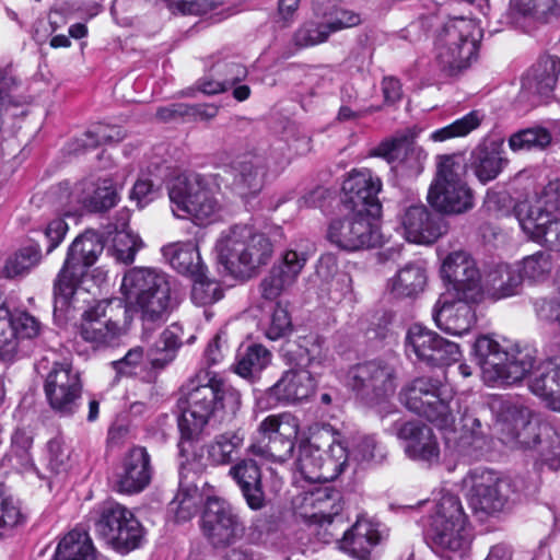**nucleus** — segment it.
Segmentation results:
<instances>
[{
  "mask_svg": "<svg viewBox=\"0 0 560 560\" xmlns=\"http://www.w3.org/2000/svg\"><path fill=\"white\" fill-rule=\"evenodd\" d=\"M351 456L358 462H371L377 456L382 457V451L372 435H364L358 439L353 445Z\"/></svg>",
  "mask_w": 560,
  "mask_h": 560,
  "instance_id": "0e129e2a",
  "label": "nucleus"
},
{
  "mask_svg": "<svg viewBox=\"0 0 560 560\" xmlns=\"http://www.w3.org/2000/svg\"><path fill=\"white\" fill-rule=\"evenodd\" d=\"M291 318L288 311L277 305L266 328V336L270 340H278L291 331Z\"/></svg>",
  "mask_w": 560,
  "mask_h": 560,
  "instance_id": "680f3d73",
  "label": "nucleus"
},
{
  "mask_svg": "<svg viewBox=\"0 0 560 560\" xmlns=\"http://www.w3.org/2000/svg\"><path fill=\"white\" fill-rule=\"evenodd\" d=\"M466 165L460 155L439 159L438 171L429 192V203L445 214H463L475 206L471 188L465 182Z\"/></svg>",
  "mask_w": 560,
  "mask_h": 560,
  "instance_id": "1a4fd4ad",
  "label": "nucleus"
},
{
  "mask_svg": "<svg viewBox=\"0 0 560 560\" xmlns=\"http://www.w3.org/2000/svg\"><path fill=\"white\" fill-rule=\"evenodd\" d=\"M510 485L493 471H481L471 476L469 504L476 513L497 514L505 508Z\"/></svg>",
  "mask_w": 560,
  "mask_h": 560,
  "instance_id": "b1692460",
  "label": "nucleus"
},
{
  "mask_svg": "<svg viewBox=\"0 0 560 560\" xmlns=\"http://www.w3.org/2000/svg\"><path fill=\"white\" fill-rule=\"evenodd\" d=\"M241 404V393L221 380L210 377L205 384L191 380L180 399L179 428L183 434L192 436L221 412L234 416Z\"/></svg>",
  "mask_w": 560,
  "mask_h": 560,
  "instance_id": "7ed1b4c3",
  "label": "nucleus"
},
{
  "mask_svg": "<svg viewBox=\"0 0 560 560\" xmlns=\"http://www.w3.org/2000/svg\"><path fill=\"white\" fill-rule=\"evenodd\" d=\"M49 466L55 471H61L66 468L70 459V448L65 442L55 438L47 444Z\"/></svg>",
  "mask_w": 560,
  "mask_h": 560,
  "instance_id": "69168bd1",
  "label": "nucleus"
},
{
  "mask_svg": "<svg viewBox=\"0 0 560 560\" xmlns=\"http://www.w3.org/2000/svg\"><path fill=\"white\" fill-rule=\"evenodd\" d=\"M94 512L95 533L114 550L127 553L141 546L144 528L126 506L115 501H104Z\"/></svg>",
  "mask_w": 560,
  "mask_h": 560,
  "instance_id": "2eb2a0df",
  "label": "nucleus"
},
{
  "mask_svg": "<svg viewBox=\"0 0 560 560\" xmlns=\"http://www.w3.org/2000/svg\"><path fill=\"white\" fill-rule=\"evenodd\" d=\"M151 479L150 457L143 447H133L126 455L122 470L118 475L119 492L132 493L141 491Z\"/></svg>",
  "mask_w": 560,
  "mask_h": 560,
  "instance_id": "7c9ffc66",
  "label": "nucleus"
},
{
  "mask_svg": "<svg viewBox=\"0 0 560 560\" xmlns=\"http://www.w3.org/2000/svg\"><path fill=\"white\" fill-rule=\"evenodd\" d=\"M202 495L195 486L180 487L168 504V513L173 514L176 522H187L199 511Z\"/></svg>",
  "mask_w": 560,
  "mask_h": 560,
  "instance_id": "79ce46f5",
  "label": "nucleus"
},
{
  "mask_svg": "<svg viewBox=\"0 0 560 560\" xmlns=\"http://www.w3.org/2000/svg\"><path fill=\"white\" fill-rule=\"evenodd\" d=\"M454 432L443 431L447 440H454L462 445H474L486 436L481 421L472 412H464L459 428L454 422Z\"/></svg>",
  "mask_w": 560,
  "mask_h": 560,
  "instance_id": "3c124183",
  "label": "nucleus"
},
{
  "mask_svg": "<svg viewBox=\"0 0 560 560\" xmlns=\"http://www.w3.org/2000/svg\"><path fill=\"white\" fill-rule=\"evenodd\" d=\"M552 140L551 133L542 127L535 126L514 132L508 140L513 152L545 150Z\"/></svg>",
  "mask_w": 560,
  "mask_h": 560,
  "instance_id": "a18cd8bd",
  "label": "nucleus"
},
{
  "mask_svg": "<svg viewBox=\"0 0 560 560\" xmlns=\"http://www.w3.org/2000/svg\"><path fill=\"white\" fill-rule=\"evenodd\" d=\"M434 548L450 560L462 559L470 545L467 518L457 497L444 494L430 517Z\"/></svg>",
  "mask_w": 560,
  "mask_h": 560,
  "instance_id": "4468645a",
  "label": "nucleus"
},
{
  "mask_svg": "<svg viewBox=\"0 0 560 560\" xmlns=\"http://www.w3.org/2000/svg\"><path fill=\"white\" fill-rule=\"evenodd\" d=\"M19 348L16 330L12 325L10 312L0 298V358H12Z\"/></svg>",
  "mask_w": 560,
  "mask_h": 560,
  "instance_id": "4d7b16f0",
  "label": "nucleus"
},
{
  "mask_svg": "<svg viewBox=\"0 0 560 560\" xmlns=\"http://www.w3.org/2000/svg\"><path fill=\"white\" fill-rule=\"evenodd\" d=\"M348 460L349 452L341 433L327 425L301 443L296 467L305 480L327 482L343 471Z\"/></svg>",
  "mask_w": 560,
  "mask_h": 560,
  "instance_id": "39448f33",
  "label": "nucleus"
},
{
  "mask_svg": "<svg viewBox=\"0 0 560 560\" xmlns=\"http://www.w3.org/2000/svg\"><path fill=\"white\" fill-rule=\"evenodd\" d=\"M557 11L556 0H511L509 13L518 22L521 19L547 21Z\"/></svg>",
  "mask_w": 560,
  "mask_h": 560,
  "instance_id": "c03bdc74",
  "label": "nucleus"
},
{
  "mask_svg": "<svg viewBox=\"0 0 560 560\" xmlns=\"http://www.w3.org/2000/svg\"><path fill=\"white\" fill-rule=\"evenodd\" d=\"M481 30L470 19L448 20L435 40L436 61L448 74H457L467 69L477 58Z\"/></svg>",
  "mask_w": 560,
  "mask_h": 560,
  "instance_id": "9d476101",
  "label": "nucleus"
},
{
  "mask_svg": "<svg viewBox=\"0 0 560 560\" xmlns=\"http://www.w3.org/2000/svg\"><path fill=\"white\" fill-rule=\"evenodd\" d=\"M295 355V365L305 370H314L327 359L323 341L314 336L301 338Z\"/></svg>",
  "mask_w": 560,
  "mask_h": 560,
  "instance_id": "09e8293b",
  "label": "nucleus"
},
{
  "mask_svg": "<svg viewBox=\"0 0 560 560\" xmlns=\"http://www.w3.org/2000/svg\"><path fill=\"white\" fill-rule=\"evenodd\" d=\"M361 21L362 20L359 13L339 7H337L331 12V15H328L325 20L331 34L346 28L354 27L359 25Z\"/></svg>",
  "mask_w": 560,
  "mask_h": 560,
  "instance_id": "e2e57ef3",
  "label": "nucleus"
},
{
  "mask_svg": "<svg viewBox=\"0 0 560 560\" xmlns=\"http://www.w3.org/2000/svg\"><path fill=\"white\" fill-rule=\"evenodd\" d=\"M381 189L382 182L371 170L360 168L349 173L342 184V201L351 214L330 223L328 238L331 243L350 252L381 244L382 237L374 223L381 211L377 199Z\"/></svg>",
  "mask_w": 560,
  "mask_h": 560,
  "instance_id": "f257e3e1",
  "label": "nucleus"
},
{
  "mask_svg": "<svg viewBox=\"0 0 560 560\" xmlns=\"http://www.w3.org/2000/svg\"><path fill=\"white\" fill-rule=\"evenodd\" d=\"M483 119L485 115L480 110H471L448 126L433 131L430 135V139L435 142H442L453 138L465 137L476 130Z\"/></svg>",
  "mask_w": 560,
  "mask_h": 560,
  "instance_id": "de8ad7c7",
  "label": "nucleus"
},
{
  "mask_svg": "<svg viewBox=\"0 0 560 560\" xmlns=\"http://www.w3.org/2000/svg\"><path fill=\"white\" fill-rule=\"evenodd\" d=\"M307 260L308 255L304 250H284L279 261L272 266L269 273L261 280V296L275 301L288 292L296 283Z\"/></svg>",
  "mask_w": 560,
  "mask_h": 560,
  "instance_id": "393cba45",
  "label": "nucleus"
},
{
  "mask_svg": "<svg viewBox=\"0 0 560 560\" xmlns=\"http://www.w3.org/2000/svg\"><path fill=\"white\" fill-rule=\"evenodd\" d=\"M427 282L423 268L418 265H407L390 280V291L399 298L413 296L420 293Z\"/></svg>",
  "mask_w": 560,
  "mask_h": 560,
  "instance_id": "a19ab883",
  "label": "nucleus"
},
{
  "mask_svg": "<svg viewBox=\"0 0 560 560\" xmlns=\"http://www.w3.org/2000/svg\"><path fill=\"white\" fill-rule=\"evenodd\" d=\"M442 277L447 281L457 296L467 300H478L482 285L479 270L474 259L463 250H456L446 256L441 268Z\"/></svg>",
  "mask_w": 560,
  "mask_h": 560,
  "instance_id": "5701e85b",
  "label": "nucleus"
},
{
  "mask_svg": "<svg viewBox=\"0 0 560 560\" xmlns=\"http://www.w3.org/2000/svg\"><path fill=\"white\" fill-rule=\"evenodd\" d=\"M412 144V136L409 133L397 135L394 138L381 142L373 151L375 156L383 158L388 162L399 160Z\"/></svg>",
  "mask_w": 560,
  "mask_h": 560,
  "instance_id": "bf43d9fd",
  "label": "nucleus"
},
{
  "mask_svg": "<svg viewBox=\"0 0 560 560\" xmlns=\"http://www.w3.org/2000/svg\"><path fill=\"white\" fill-rule=\"evenodd\" d=\"M257 431L261 440L253 442L248 453L265 460L283 463L292 456L300 422L290 412L270 415L258 424Z\"/></svg>",
  "mask_w": 560,
  "mask_h": 560,
  "instance_id": "dca6fc26",
  "label": "nucleus"
},
{
  "mask_svg": "<svg viewBox=\"0 0 560 560\" xmlns=\"http://www.w3.org/2000/svg\"><path fill=\"white\" fill-rule=\"evenodd\" d=\"M331 35L325 21L304 22L294 33L293 43L300 48L312 47L325 43Z\"/></svg>",
  "mask_w": 560,
  "mask_h": 560,
  "instance_id": "6e6d98bb",
  "label": "nucleus"
},
{
  "mask_svg": "<svg viewBox=\"0 0 560 560\" xmlns=\"http://www.w3.org/2000/svg\"><path fill=\"white\" fill-rule=\"evenodd\" d=\"M229 475L240 487L250 509L259 510L264 506L261 474L255 460L250 458L238 460L230 468Z\"/></svg>",
  "mask_w": 560,
  "mask_h": 560,
  "instance_id": "f704fd0d",
  "label": "nucleus"
},
{
  "mask_svg": "<svg viewBox=\"0 0 560 560\" xmlns=\"http://www.w3.org/2000/svg\"><path fill=\"white\" fill-rule=\"evenodd\" d=\"M529 389L541 398L547 407L560 411V357L544 361L534 372Z\"/></svg>",
  "mask_w": 560,
  "mask_h": 560,
  "instance_id": "2f4dec72",
  "label": "nucleus"
},
{
  "mask_svg": "<svg viewBox=\"0 0 560 560\" xmlns=\"http://www.w3.org/2000/svg\"><path fill=\"white\" fill-rule=\"evenodd\" d=\"M14 330H16L18 343L22 339H33L40 332V323L31 314L23 311L10 313Z\"/></svg>",
  "mask_w": 560,
  "mask_h": 560,
  "instance_id": "052dcab7",
  "label": "nucleus"
},
{
  "mask_svg": "<svg viewBox=\"0 0 560 560\" xmlns=\"http://www.w3.org/2000/svg\"><path fill=\"white\" fill-rule=\"evenodd\" d=\"M314 371L300 369L289 370L270 388V395L278 401L296 402L307 399L315 390Z\"/></svg>",
  "mask_w": 560,
  "mask_h": 560,
  "instance_id": "473e14b6",
  "label": "nucleus"
},
{
  "mask_svg": "<svg viewBox=\"0 0 560 560\" xmlns=\"http://www.w3.org/2000/svg\"><path fill=\"white\" fill-rule=\"evenodd\" d=\"M349 383L363 399L377 401L394 394V369L381 361H370L353 366L349 372Z\"/></svg>",
  "mask_w": 560,
  "mask_h": 560,
  "instance_id": "aec40b11",
  "label": "nucleus"
},
{
  "mask_svg": "<svg viewBox=\"0 0 560 560\" xmlns=\"http://www.w3.org/2000/svg\"><path fill=\"white\" fill-rule=\"evenodd\" d=\"M202 529L214 546H226L241 535L243 527L225 501L211 498L202 515Z\"/></svg>",
  "mask_w": 560,
  "mask_h": 560,
  "instance_id": "a878e982",
  "label": "nucleus"
},
{
  "mask_svg": "<svg viewBox=\"0 0 560 560\" xmlns=\"http://www.w3.org/2000/svg\"><path fill=\"white\" fill-rule=\"evenodd\" d=\"M128 328L127 310L118 299L101 301L82 315L80 334L82 338L95 345H109L126 334Z\"/></svg>",
  "mask_w": 560,
  "mask_h": 560,
  "instance_id": "f3484780",
  "label": "nucleus"
},
{
  "mask_svg": "<svg viewBox=\"0 0 560 560\" xmlns=\"http://www.w3.org/2000/svg\"><path fill=\"white\" fill-rule=\"evenodd\" d=\"M44 390L52 410L63 416L72 415L82 393L80 374L68 361L55 362L46 375Z\"/></svg>",
  "mask_w": 560,
  "mask_h": 560,
  "instance_id": "a211bd4d",
  "label": "nucleus"
},
{
  "mask_svg": "<svg viewBox=\"0 0 560 560\" xmlns=\"http://www.w3.org/2000/svg\"><path fill=\"white\" fill-rule=\"evenodd\" d=\"M488 406L493 416L492 430L502 443L512 448H532L538 443V422L521 399L494 396Z\"/></svg>",
  "mask_w": 560,
  "mask_h": 560,
  "instance_id": "9b49d317",
  "label": "nucleus"
},
{
  "mask_svg": "<svg viewBox=\"0 0 560 560\" xmlns=\"http://www.w3.org/2000/svg\"><path fill=\"white\" fill-rule=\"evenodd\" d=\"M42 260V250L38 245L27 246L11 256L3 268L8 278L26 275Z\"/></svg>",
  "mask_w": 560,
  "mask_h": 560,
  "instance_id": "864d4df0",
  "label": "nucleus"
},
{
  "mask_svg": "<svg viewBox=\"0 0 560 560\" xmlns=\"http://www.w3.org/2000/svg\"><path fill=\"white\" fill-rule=\"evenodd\" d=\"M271 361V353L260 345L249 346L240 352L234 364V372L244 378L254 377Z\"/></svg>",
  "mask_w": 560,
  "mask_h": 560,
  "instance_id": "37998d69",
  "label": "nucleus"
},
{
  "mask_svg": "<svg viewBox=\"0 0 560 560\" xmlns=\"http://www.w3.org/2000/svg\"><path fill=\"white\" fill-rule=\"evenodd\" d=\"M382 540L377 524L359 518L338 540L339 548L358 560H369L373 548Z\"/></svg>",
  "mask_w": 560,
  "mask_h": 560,
  "instance_id": "c756f323",
  "label": "nucleus"
},
{
  "mask_svg": "<svg viewBox=\"0 0 560 560\" xmlns=\"http://www.w3.org/2000/svg\"><path fill=\"white\" fill-rule=\"evenodd\" d=\"M506 164V160L498 152L486 147H479L474 152V170L478 179L482 183L494 179Z\"/></svg>",
  "mask_w": 560,
  "mask_h": 560,
  "instance_id": "8fccbe9b",
  "label": "nucleus"
},
{
  "mask_svg": "<svg viewBox=\"0 0 560 560\" xmlns=\"http://www.w3.org/2000/svg\"><path fill=\"white\" fill-rule=\"evenodd\" d=\"M406 346L419 360L432 365L448 364L457 361L460 355L457 343L418 324L409 328Z\"/></svg>",
  "mask_w": 560,
  "mask_h": 560,
  "instance_id": "4be33fe9",
  "label": "nucleus"
},
{
  "mask_svg": "<svg viewBox=\"0 0 560 560\" xmlns=\"http://www.w3.org/2000/svg\"><path fill=\"white\" fill-rule=\"evenodd\" d=\"M559 73L560 59L555 56H544L524 74L522 91L533 96H548L556 86Z\"/></svg>",
  "mask_w": 560,
  "mask_h": 560,
  "instance_id": "72a5a7b5",
  "label": "nucleus"
},
{
  "mask_svg": "<svg viewBox=\"0 0 560 560\" xmlns=\"http://www.w3.org/2000/svg\"><path fill=\"white\" fill-rule=\"evenodd\" d=\"M306 501L313 509V512L306 516L313 523L319 524L320 527L325 524L332 526V532L329 535L334 536L337 527L335 520L339 521V513L342 510L340 493L326 487L312 492Z\"/></svg>",
  "mask_w": 560,
  "mask_h": 560,
  "instance_id": "c9c22d12",
  "label": "nucleus"
},
{
  "mask_svg": "<svg viewBox=\"0 0 560 560\" xmlns=\"http://www.w3.org/2000/svg\"><path fill=\"white\" fill-rule=\"evenodd\" d=\"M191 289V300L197 305H208L219 301L222 298V291L219 284L199 272L194 276Z\"/></svg>",
  "mask_w": 560,
  "mask_h": 560,
  "instance_id": "13d9d810",
  "label": "nucleus"
},
{
  "mask_svg": "<svg viewBox=\"0 0 560 560\" xmlns=\"http://www.w3.org/2000/svg\"><path fill=\"white\" fill-rule=\"evenodd\" d=\"M144 353L141 347L130 349L124 358L114 361V369L119 374L130 375L143 363Z\"/></svg>",
  "mask_w": 560,
  "mask_h": 560,
  "instance_id": "774afa93",
  "label": "nucleus"
},
{
  "mask_svg": "<svg viewBox=\"0 0 560 560\" xmlns=\"http://www.w3.org/2000/svg\"><path fill=\"white\" fill-rule=\"evenodd\" d=\"M404 235L408 242L431 244L446 232L444 221L423 205H411L401 215Z\"/></svg>",
  "mask_w": 560,
  "mask_h": 560,
  "instance_id": "bb28decb",
  "label": "nucleus"
},
{
  "mask_svg": "<svg viewBox=\"0 0 560 560\" xmlns=\"http://www.w3.org/2000/svg\"><path fill=\"white\" fill-rule=\"evenodd\" d=\"M163 256L180 273L195 276L201 272V259L197 246L191 242L173 243L163 247Z\"/></svg>",
  "mask_w": 560,
  "mask_h": 560,
  "instance_id": "4c0bfd02",
  "label": "nucleus"
},
{
  "mask_svg": "<svg viewBox=\"0 0 560 560\" xmlns=\"http://www.w3.org/2000/svg\"><path fill=\"white\" fill-rule=\"evenodd\" d=\"M60 198H66L62 213L71 215L82 208L91 211H104L113 208L118 199V190L112 178H101L97 182H83L68 192H61Z\"/></svg>",
  "mask_w": 560,
  "mask_h": 560,
  "instance_id": "6ab92c4d",
  "label": "nucleus"
},
{
  "mask_svg": "<svg viewBox=\"0 0 560 560\" xmlns=\"http://www.w3.org/2000/svg\"><path fill=\"white\" fill-rule=\"evenodd\" d=\"M182 335V328L177 325H171L162 332L158 350L166 352L165 360H171L173 355H170V353H173L180 347Z\"/></svg>",
  "mask_w": 560,
  "mask_h": 560,
  "instance_id": "338daca9",
  "label": "nucleus"
},
{
  "mask_svg": "<svg viewBox=\"0 0 560 560\" xmlns=\"http://www.w3.org/2000/svg\"><path fill=\"white\" fill-rule=\"evenodd\" d=\"M215 252L225 270L238 277L266 265L273 254V245L264 233L235 225L221 233Z\"/></svg>",
  "mask_w": 560,
  "mask_h": 560,
  "instance_id": "423d86ee",
  "label": "nucleus"
},
{
  "mask_svg": "<svg viewBox=\"0 0 560 560\" xmlns=\"http://www.w3.org/2000/svg\"><path fill=\"white\" fill-rule=\"evenodd\" d=\"M245 441L242 430L226 431L218 434L206 445L208 460L212 465H228L233 455L237 453Z\"/></svg>",
  "mask_w": 560,
  "mask_h": 560,
  "instance_id": "58836bf2",
  "label": "nucleus"
},
{
  "mask_svg": "<svg viewBox=\"0 0 560 560\" xmlns=\"http://www.w3.org/2000/svg\"><path fill=\"white\" fill-rule=\"evenodd\" d=\"M560 178L549 182L540 194L516 206V215L522 230L533 240L548 245H560Z\"/></svg>",
  "mask_w": 560,
  "mask_h": 560,
  "instance_id": "ddd939ff",
  "label": "nucleus"
},
{
  "mask_svg": "<svg viewBox=\"0 0 560 560\" xmlns=\"http://www.w3.org/2000/svg\"><path fill=\"white\" fill-rule=\"evenodd\" d=\"M25 522L21 502L0 485V538Z\"/></svg>",
  "mask_w": 560,
  "mask_h": 560,
  "instance_id": "49530a36",
  "label": "nucleus"
},
{
  "mask_svg": "<svg viewBox=\"0 0 560 560\" xmlns=\"http://www.w3.org/2000/svg\"><path fill=\"white\" fill-rule=\"evenodd\" d=\"M55 560H95V549L89 534L69 532L58 544Z\"/></svg>",
  "mask_w": 560,
  "mask_h": 560,
  "instance_id": "ea45409f",
  "label": "nucleus"
},
{
  "mask_svg": "<svg viewBox=\"0 0 560 560\" xmlns=\"http://www.w3.org/2000/svg\"><path fill=\"white\" fill-rule=\"evenodd\" d=\"M125 225L121 224V230L117 231L113 238V256L117 261L130 265L144 244L139 235L126 230Z\"/></svg>",
  "mask_w": 560,
  "mask_h": 560,
  "instance_id": "603ef678",
  "label": "nucleus"
},
{
  "mask_svg": "<svg viewBox=\"0 0 560 560\" xmlns=\"http://www.w3.org/2000/svg\"><path fill=\"white\" fill-rule=\"evenodd\" d=\"M410 411L424 417L441 431L454 432L453 393L446 384L432 377H418L400 393Z\"/></svg>",
  "mask_w": 560,
  "mask_h": 560,
  "instance_id": "f8f14e48",
  "label": "nucleus"
},
{
  "mask_svg": "<svg viewBox=\"0 0 560 560\" xmlns=\"http://www.w3.org/2000/svg\"><path fill=\"white\" fill-rule=\"evenodd\" d=\"M173 213L195 224L207 225L220 219L223 205L219 192L199 174H180L168 186Z\"/></svg>",
  "mask_w": 560,
  "mask_h": 560,
  "instance_id": "0eeeda50",
  "label": "nucleus"
},
{
  "mask_svg": "<svg viewBox=\"0 0 560 560\" xmlns=\"http://www.w3.org/2000/svg\"><path fill=\"white\" fill-rule=\"evenodd\" d=\"M396 436L409 459L428 467L440 463V443L427 424L417 420L401 422L396 427Z\"/></svg>",
  "mask_w": 560,
  "mask_h": 560,
  "instance_id": "412c9836",
  "label": "nucleus"
},
{
  "mask_svg": "<svg viewBox=\"0 0 560 560\" xmlns=\"http://www.w3.org/2000/svg\"><path fill=\"white\" fill-rule=\"evenodd\" d=\"M104 250V241L95 231H85L74 238L54 285L55 311L67 312L75 299L80 279Z\"/></svg>",
  "mask_w": 560,
  "mask_h": 560,
  "instance_id": "6e6552de",
  "label": "nucleus"
},
{
  "mask_svg": "<svg viewBox=\"0 0 560 560\" xmlns=\"http://www.w3.org/2000/svg\"><path fill=\"white\" fill-rule=\"evenodd\" d=\"M475 301L462 296L454 302L439 300L433 311L436 326L453 336L467 334L476 323V313L471 305Z\"/></svg>",
  "mask_w": 560,
  "mask_h": 560,
  "instance_id": "cd10ccee",
  "label": "nucleus"
},
{
  "mask_svg": "<svg viewBox=\"0 0 560 560\" xmlns=\"http://www.w3.org/2000/svg\"><path fill=\"white\" fill-rule=\"evenodd\" d=\"M232 190L241 198L256 196L262 189L266 176L265 161L259 155L246 154L231 164Z\"/></svg>",
  "mask_w": 560,
  "mask_h": 560,
  "instance_id": "c85d7f7f",
  "label": "nucleus"
},
{
  "mask_svg": "<svg viewBox=\"0 0 560 560\" xmlns=\"http://www.w3.org/2000/svg\"><path fill=\"white\" fill-rule=\"evenodd\" d=\"M120 292L139 313L144 330L164 323L173 307L168 276L158 268L132 267L122 277Z\"/></svg>",
  "mask_w": 560,
  "mask_h": 560,
  "instance_id": "f03ea898",
  "label": "nucleus"
},
{
  "mask_svg": "<svg viewBox=\"0 0 560 560\" xmlns=\"http://www.w3.org/2000/svg\"><path fill=\"white\" fill-rule=\"evenodd\" d=\"M553 268L552 256L547 252H537L525 257L521 262L522 280L542 282L548 279Z\"/></svg>",
  "mask_w": 560,
  "mask_h": 560,
  "instance_id": "5fc2aeb1",
  "label": "nucleus"
},
{
  "mask_svg": "<svg viewBox=\"0 0 560 560\" xmlns=\"http://www.w3.org/2000/svg\"><path fill=\"white\" fill-rule=\"evenodd\" d=\"M474 357L481 369L482 380L490 386L521 382L536 362L535 351L528 348L504 347L490 336H480L472 346Z\"/></svg>",
  "mask_w": 560,
  "mask_h": 560,
  "instance_id": "20e7f679",
  "label": "nucleus"
},
{
  "mask_svg": "<svg viewBox=\"0 0 560 560\" xmlns=\"http://www.w3.org/2000/svg\"><path fill=\"white\" fill-rule=\"evenodd\" d=\"M522 276L518 268L499 265L491 269L485 279L487 292L497 300L513 296L520 292Z\"/></svg>",
  "mask_w": 560,
  "mask_h": 560,
  "instance_id": "e433bc0d",
  "label": "nucleus"
}]
</instances>
